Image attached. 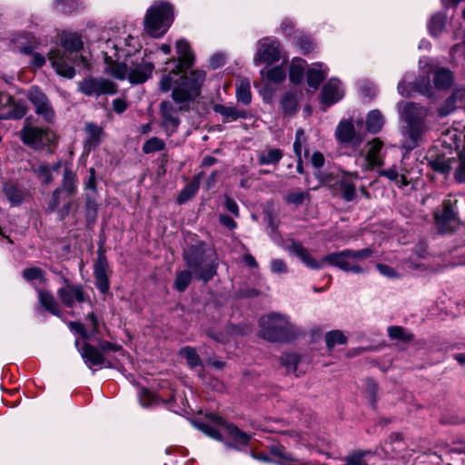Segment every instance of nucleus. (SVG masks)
Here are the masks:
<instances>
[{"label": "nucleus", "mask_w": 465, "mask_h": 465, "mask_svg": "<svg viewBox=\"0 0 465 465\" xmlns=\"http://www.w3.org/2000/svg\"><path fill=\"white\" fill-rule=\"evenodd\" d=\"M28 100L35 106L36 114L45 122L52 123L54 119V111L45 94L37 86H32L27 94Z\"/></svg>", "instance_id": "4468645a"}, {"label": "nucleus", "mask_w": 465, "mask_h": 465, "mask_svg": "<svg viewBox=\"0 0 465 465\" xmlns=\"http://www.w3.org/2000/svg\"><path fill=\"white\" fill-rule=\"evenodd\" d=\"M112 41V39H108L104 45H106V43ZM118 46H117V53L118 56H115L114 59L118 58V61H121V58L128 59L129 56L132 55L133 53H135L139 50V44L135 41V39L128 35L126 38H119L117 40H113ZM105 46H104V48Z\"/></svg>", "instance_id": "bb28decb"}, {"label": "nucleus", "mask_w": 465, "mask_h": 465, "mask_svg": "<svg viewBox=\"0 0 465 465\" xmlns=\"http://www.w3.org/2000/svg\"><path fill=\"white\" fill-rule=\"evenodd\" d=\"M292 252L299 257L302 262L309 268L318 270L323 267L326 262H323V258L322 261H316L309 251L304 248L302 244L295 243L292 248Z\"/></svg>", "instance_id": "c85d7f7f"}, {"label": "nucleus", "mask_w": 465, "mask_h": 465, "mask_svg": "<svg viewBox=\"0 0 465 465\" xmlns=\"http://www.w3.org/2000/svg\"><path fill=\"white\" fill-rule=\"evenodd\" d=\"M271 270L276 273H282L287 272V266L283 260L273 259L271 262Z\"/></svg>", "instance_id": "774afa93"}, {"label": "nucleus", "mask_w": 465, "mask_h": 465, "mask_svg": "<svg viewBox=\"0 0 465 465\" xmlns=\"http://www.w3.org/2000/svg\"><path fill=\"white\" fill-rule=\"evenodd\" d=\"M213 111L220 114L224 122H232L240 118H246L247 114L243 110H238L234 106L225 104H214Z\"/></svg>", "instance_id": "2f4dec72"}, {"label": "nucleus", "mask_w": 465, "mask_h": 465, "mask_svg": "<svg viewBox=\"0 0 465 465\" xmlns=\"http://www.w3.org/2000/svg\"><path fill=\"white\" fill-rule=\"evenodd\" d=\"M328 68L321 63L314 64L307 72L308 85L317 89L327 75Z\"/></svg>", "instance_id": "7c9ffc66"}, {"label": "nucleus", "mask_w": 465, "mask_h": 465, "mask_svg": "<svg viewBox=\"0 0 465 465\" xmlns=\"http://www.w3.org/2000/svg\"><path fill=\"white\" fill-rule=\"evenodd\" d=\"M446 25V15L441 13L434 14L428 24L429 32L433 36H438Z\"/></svg>", "instance_id": "e433bc0d"}, {"label": "nucleus", "mask_w": 465, "mask_h": 465, "mask_svg": "<svg viewBox=\"0 0 465 465\" xmlns=\"http://www.w3.org/2000/svg\"><path fill=\"white\" fill-rule=\"evenodd\" d=\"M377 384L371 379H366L364 381V393L373 408L377 402Z\"/></svg>", "instance_id": "603ef678"}, {"label": "nucleus", "mask_w": 465, "mask_h": 465, "mask_svg": "<svg viewBox=\"0 0 465 465\" xmlns=\"http://www.w3.org/2000/svg\"><path fill=\"white\" fill-rule=\"evenodd\" d=\"M305 61L293 59L290 66V80L293 84H300L303 78Z\"/></svg>", "instance_id": "58836bf2"}, {"label": "nucleus", "mask_w": 465, "mask_h": 465, "mask_svg": "<svg viewBox=\"0 0 465 465\" xmlns=\"http://www.w3.org/2000/svg\"><path fill=\"white\" fill-rule=\"evenodd\" d=\"M335 136L342 143H351L354 146L360 145L362 138L357 134L353 124L350 121H341L338 124Z\"/></svg>", "instance_id": "5701e85b"}, {"label": "nucleus", "mask_w": 465, "mask_h": 465, "mask_svg": "<svg viewBox=\"0 0 465 465\" xmlns=\"http://www.w3.org/2000/svg\"><path fill=\"white\" fill-rule=\"evenodd\" d=\"M399 111L401 118L406 123V126L402 130L404 141L401 146L407 152H410L417 147L422 140L426 131L424 121L428 115V109L406 102L399 104Z\"/></svg>", "instance_id": "7ed1b4c3"}, {"label": "nucleus", "mask_w": 465, "mask_h": 465, "mask_svg": "<svg viewBox=\"0 0 465 465\" xmlns=\"http://www.w3.org/2000/svg\"><path fill=\"white\" fill-rule=\"evenodd\" d=\"M429 165L436 172L447 173L450 170V159L444 155L428 158Z\"/></svg>", "instance_id": "79ce46f5"}, {"label": "nucleus", "mask_w": 465, "mask_h": 465, "mask_svg": "<svg viewBox=\"0 0 465 465\" xmlns=\"http://www.w3.org/2000/svg\"><path fill=\"white\" fill-rule=\"evenodd\" d=\"M77 192V178L76 174L68 167H65L63 174L62 187L57 188L53 192L52 198L48 204L50 212L56 211L61 220L68 216L73 202L68 199L64 202V205L59 208L61 203V194L65 193L68 197L74 195Z\"/></svg>", "instance_id": "1a4fd4ad"}, {"label": "nucleus", "mask_w": 465, "mask_h": 465, "mask_svg": "<svg viewBox=\"0 0 465 465\" xmlns=\"http://www.w3.org/2000/svg\"><path fill=\"white\" fill-rule=\"evenodd\" d=\"M80 353L85 364L92 369L94 366H104L111 368L112 363L105 359L101 350L90 343H84L80 350Z\"/></svg>", "instance_id": "aec40b11"}, {"label": "nucleus", "mask_w": 465, "mask_h": 465, "mask_svg": "<svg viewBox=\"0 0 465 465\" xmlns=\"http://www.w3.org/2000/svg\"><path fill=\"white\" fill-rule=\"evenodd\" d=\"M381 174L387 177L389 180L395 182L396 184L401 187L400 173L395 166L382 171Z\"/></svg>", "instance_id": "0e129e2a"}, {"label": "nucleus", "mask_w": 465, "mask_h": 465, "mask_svg": "<svg viewBox=\"0 0 465 465\" xmlns=\"http://www.w3.org/2000/svg\"><path fill=\"white\" fill-rule=\"evenodd\" d=\"M108 262L105 256L102 253L98 255L94 263V275L96 288L102 292L106 293L109 291V280L107 275Z\"/></svg>", "instance_id": "4be33fe9"}, {"label": "nucleus", "mask_w": 465, "mask_h": 465, "mask_svg": "<svg viewBox=\"0 0 465 465\" xmlns=\"http://www.w3.org/2000/svg\"><path fill=\"white\" fill-rule=\"evenodd\" d=\"M206 74L203 70L192 71L188 77H184L183 83L192 89L194 94L200 95L201 87L205 81Z\"/></svg>", "instance_id": "473e14b6"}, {"label": "nucleus", "mask_w": 465, "mask_h": 465, "mask_svg": "<svg viewBox=\"0 0 465 465\" xmlns=\"http://www.w3.org/2000/svg\"><path fill=\"white\" fill-rule=\"evenodd\" d=\"M173 20V11L171 5L161 2L152 5L144 18L145 31L153 37L163 36Z\"/></svg>", "instance_id": "0eeeda50"}, {"label": "nucleus", "mask_w": 465, "mask_h": 465, "mask_svg": "<svg viewBox=\"0 0 465 465\" xmlns=\"http://www.w3.org/2000/svg\"><path fill=\"white\" fill-rule=\"evenodd\" d=\"M176 52L178 54L177 61L174 59H171L166 62V64H174V68H172V71L175 75L184 72L193 64L194 56L189 43L185 39H180L176 42L175 45Z\"/></svg>", "instance_id": "dca6fc26"}, {"label": "nucleus", "mask_w": 465, "mask_h": 465, "mask_svg": "<svg viewBox=\"0 0 465 465\" xmlns=\"http://www.w3.org/2000/svg\"><path fill=\"white\" fill-rule=\"evenodd\" d=\"M165 147L164 142L158 137H152L147 140L143 145V152L144 153H151L154 152L163 151Z\"/></svg>", "instance_id": "864d4df0"}, {"label": "nucleus", "mask_w": 465, "mask_h": 465, "mask_svg": "<svg viewBox=\"0 0 465 465\" xmlns=\"http://www.w3.org/2000/svg\"><path fill=\"white\" fill-rule=\"evenodd\" d=\"M388 334L391 339L409 341L413 339V335L407 332L402 327L391 326L388 329Z\"/></svg>", "instance_id": "6e6d98bb"}, {"label": "nucleus", "mask_w": 465, "mask_h": 465, "mask_svg": "<svg viewBox=\"0 0 465 465\" xmlns=\"http://www.w3.org/2000/svg\"><path fill=\"white\" fill-rule=\"evenodd\" d=\"M4 193L12 205H19L24 198L23 192L14 185H5L4 187Z\"/></svg>", "instance_id": "8fccbe9b"}, {"label": "nucleus", "mask_w": 465, "mask_h": 465, "mask_svg": "<svg viewBox=\"0 0 465 465\" xmlns=\"http://www.w3.org/2000/svg\"><path fill=\"white\" fill-rule=\"evenodd\" d=\"M442 139L450 148L459 151L460 164L455 172V179L460 183L465 182V126L461 131L456 128L447 130Z\"/></svg>", "instance_id": "9d476101"}, {"label": "nucleus", "mask_w": 465, "mask_h": 465, "mask_svg": "<svg viewBox=\"0 0 465 465\" xmlns=\"http://www.w3.org/2000/svg\"><path fill=\"white\" fill-rule=\"evenodd\" d=\"M371 454V451H354L345 458L344 465H368V460L366 458Z\"/></svg>", "instance_id": "c03bdc74"}, {"label": "nucleus", "mask_w": 465, "mask_h": 465, "mask_svg": "<svg viewBox=\"0 0 465 465\" xmlns=\"http://www.w3.org/2000/svg\"><path fill=\"white\" fill-rule=\"evenodd\" d=\"M310 199V194L307 192L302 190H296L287 193L284 196V201L288 204H293L296 206L302 205L306 200Z\"/></svg>", "instance_id": "49530a36"}, {"label": "nucleus", "mask_w": 465, "mask_h": 465, "mask_svg": "<svg viewBox=\"0 0 465 465\" xmlns=\"http://www.w3.org/2000/svg\"><path fill=\"white\" fill-rule=\"evenodd\" d=\"M343 89L338 79H331L325 84L322 90V102L326 106H330L340 101L343 97Z\"/></svg>", "instance_id": "b1692460"}, {"label": "nucleus", "mask_w": 465, "mask_h": 465, "mask_svg": "<svg viewBox=\"0 0 465 465\" xmlns=\"http://www.w3.org/2000/svg\"><path fill=\"white\" fill-rule=\"evenodd\" d=\"M325 341L328 349L331 350L337 344H345L347 338L342 331L335 330L325 334Z\"/></svg>", "instance_id": "a18cd8bd"}, {"label": "nucleus", "mask_w": 465, "mask_h": 465, "mask_svg": "<svg viewBox=\"0 0 465 465\" xmlns=\"http://www.w3.org/2000/svg\"><path fill=\"white\" fill-rule=\"evenodd\" d=\"M259 324L261 337L269 341L286 342L298 334L297 327L284 314L272 312L261 317Z\"/></svg>", "instance_id": "423d86ee"}, {"label": "nucleus", "mask_w": 465, "mask_h": 465, "mask_svg": "<svg viewBox=\"0 0 465 465\" xmlns=\"http://www.w3.org/2000/svg\"><path fill=\"white\" fill-rule=\"evenodd\" d=\"M200 181L199 178H194L189 183L180 193L177 197V203L183 204L193 198L199 190Z\"/></svg>", "instance_id": "4c0bfd02"}, {"label": "nucleus", "mask_w": 465, "mask_h": 465, "mask_svg": "<svg viewBox=\"0 0 465 465\" xmlns=\"http://www.w3.org/2000/svg\"><path fill=\"white\" fill-rule=\"evenodd\" d=\"M368 151L365 155V160L370 167L381 166L383 164L382 158L381 156V150L383 146L382 142L375 138L371 142H369Z\"/></svg>", "instance_id": "cd10ccee"}, {"label": "nucleus", "mask_w": 465, "mask_h": 465, "mask_svg": "<svg viewBox=\"0 0 465 465\" xmlns=\"http://www.w3.org/2000/svg\"><path fill=\"white\" fill-rule=\"evenodd\" d=\"M56 8L62 13L73 12L75 1L74 0H56Z\"/></svg>", "instance_id": "69168bd1"}, {"label": "nucleus", "mask_w": 465, "mask_h": 465, "mask_svg": "<svg viewBox=\"0 0 465 465\" xmlns=\"http://www.w3.org/2000/svg\"><path fill=\"white\" fill-rule=\"evenodd\" d=\"M236 97L238 102L243 104H249L252 101V93L250 83L246 80L241 81L236 88Z\"/></svg>", "instance_id": "37998d69"}, {"label": "nucleus", "mask_w": 465, "mask_h": 465, "mask_svg": "<svg viewBox=\"0 0 465 465\" xmlns=\"http://www.w3.org/2000/svg\"><path fill=\"white\" fill-rule=\"evenodd\" d=\"M56 294L67 308L74 307L75 303L84 302L87 297L81 284L73 283L67 278H63L62 285L57 289Z\"/></svg>", "instance_id": "f8f14e48"}, {"label": "nucleus", "mask_w": 465, "mask_h": 465, "mask_svg": "<svg viewBox=\"0 0 465 465\" xmlns=\"http://www.w3.org/2000/svg\"><path fill=\"white\" fill-rule=\"evenodd\" d=\"M183 259L194 276L205 282L216 274L218 267L216 252L203 242L185 250Z\"/></svg>", "instance_id": "39448f33"}, {"label": "nucleus", "mask_w": 465, "mask_h": 465, "mask_svg": "<svg viewBox=\"0 0 465 465\" xmlns=\"http://www.w3.org/2000/svg\"><path fill=\"white\" fill-rule=\"evenodd\" d=\"M280 59V44L276 39L263 38L258 42L256 64H272Z\"/></svg>", "instance_id": "2eb2a0df"}, {"label": "nucleus", "mask_w": 465, "mask_h": 465, "mask_svg": "<svg viewBox=\"0 0 465 465\" xmlns=\"http://www.w3.org/2000/svg\"><path fill=\"white\" fill-rule=\"evenodd\" d=\"M306 136L302 128H299L295 133V141L293 143V151L297 158L302 153V147L306 143Z\"/></svg>", "instance_id": "13d9d810"}, {"label": "nucleus", "mask_w": 465, "mask_h": 465, "mask_svg": "<svg viewBox=\"0 0 465 465\" xmlns=\"http://www.w3.org/2000/svg\"><path fill=\"white\" fill-rule=\"evenodd\" d=\"M384 124V119L382 114L377 111H371L369 113L366 120L367 130L371 134L380 132Z\"/></svg>", "instance_id": "c9c22d12"}, {"label": "nucleus", "mask_w": 465, "mask_h": 465, "mask_svg": "<svg viewBox=\"0 0 465 465\" xmlns=\"http://www.w3.org/2000/svg\"><path fill=\"white\" fill-rule=\"evenodd\" d=\"M297 45L302 53L306 54L314 49V43L307 36H302L298 39Z\"/></svg>", "instance_id": "bf43d9fd"}, {"label": "nucleus", "mask_w": 465, "mask_h": 465, "mask_svg": "<svg viewBox=\"0 0 465 465\" xmlns=\"http://www.w3.org/2000/svg\"><path fill=\"white\" fill-rule=\"evenodd\" d=\"M215 421L224 430L225 433L235 444L241 446L248 445L251 440V435L241 430L234 425L227 423L222 417L216 416Z\"/></svg>", "instance_id": "393cba45"}, {"label": "nucleus", "mask_w": 465, "mask_h": 465, "mask_svg": "<svg viewBox=\"0 0 465 465\" xmlns=\"http://www.w3.org/2000/svg\"><path fill=\"white\" fill-rule=\"evenodd\" d=\"M21 139L25 144L35 149L49 146L54 140V134L49 128H40L26 123L21 130Z\"/></svg>", "instance_id": "9b49d317"}, {"label": "nucleus", "mask_w": 465, "mask_h": 465, "mask_svg": "<svg viewBox=\"0 0 465 465\" xmlns=\"http://www.w3.org/2000/svg\"><path fill=\"white\" fill-rule=\"evenodd\" d=\"M266 77L272 83L280 84L284 81L286 77L285 69L282 65L274 66L267 71Z\"/></svg>", "instance_id": "4d7b16f0"}, {"label": "nucleus", "mask_w": 465, "mask_h": 465, "mask_svg": "<svg viewBox=\"0 0 465 465\" xmlns=\"http://www.w3.org/2000/svg\"><path fill=\"white\" fill-rule=\"evenodd\" d=\"M43 276V271L39 268H27L23 271V277L26 281H33L35 279L42 278Z\"/></svg>", "instance_id": "680f3d73"}, {"label": "nucleus", "mask_w": 465, "mask_h": 465, "mask_svg": "<svg viewBox=\"0 0 465 465\" xmlns=\"http://www.w3.org/2000/svg\"><path fill=\"white\" fill-rule=\"evenodd\" d=\"M192 274V271L184 270L179 272L174 281L175 289L179 292H184L191 282Z\"/></svg>", "instance_id": "3c124183"}, {"label": "nucleus", "mask_w": 465, "mask_h": 465, "mask_svg": "<svg viewBox=\"0 0 465 465\" xmlns=\"http://www.w3.org/2000/svg\"><path fill=\"white\" fill-rule=\"evenodd\" d=\"M84 131L85 134V137L84 139V149L86 153H90L93 149L102 143L105 136V133L102 126L92 122L85 124Z\"/></svg>", "instance_id": "412c9836"}, {"label": "nucleus", "mask_w": 465, "mask_h": 465, "mask_svg": "<svg viewBox=\"0 0 465 465\" xmlns=\"http://www.w3.org/2000/svg\"><path fill=\"white\" fill-rule=\"evenodd\" d=\"M37 292L38 300L41 305L53 315L60 317L62 312L53 293L49 291H45L41 289H38Z\"/></svg>", "instance_id": "c756f323"}, {"label": "nucleus", "mask_w": 465, "mask_h": 465, "mask_svg": "<svg viewBox=\"0 0 465 465\" xmlns=\"http://www.w3.org/2000/svg\"><path fill=\"white\" fill-rule=\"evenodd\" d=\"M172 73L174 74V73L171 70L170 74H163L162 79L160 80L159 85H160V90L162 92H164V93L168 92L172 88V85L173 83V79L171 75Z\"/></svg>", "instance_id": "338daca9"}, {"label": "nucleus", "mask_w": 465, "mask_h": 465, "mask_svg": "<svg viewBox=\"0 0 465 465\" xmlns=\"http://www.w3.org/2000/svg\"><path fill=\"white\" fill-rule=\"evenodd\" d=\"M155 401L154 395L148 390H142L140 392V403L143 407H150Z\"/></svg>", "instance_id": "052dcab7"}, {"label": "nucleus", "mask_w": 465, "mask_h": 465, "mask_svg": "<svg viewBox=\"0 0 465 465\" xmlns=\"http://www.w3.org/2000/svg\"><path fill=\"white\" fill-rule=\"evenodd\" d=\"M79 91L87 96H101L117 93V85L104 78H85L79 84Z\"/></svg>", "instance_id": "ddd939ff"}, {"label": "nucleus", "mask_w": 465, "mask_h": 465, "mask_svg": "<svg viewBox=\"0 0 465 465\" xmlns=\"http://www.w3.org/2000/svg\"><path fill=\"white\" fill-rule=\"evenodd\" d=\"M6 106H9V109L6 112L0 113V119H20L27 112L24 103H16L9 94L0 92V107Z\"/></svg>", "instance_id": "a211bd4d"}, {"label": "nucleus", "mask_w": 465, "mask_h": 465, "mask_svg": "<svg viewBox=\"0 0 465 465\" xmlns=\"http://www.w3.org/2000/svg\"><path fill=\"white\" fill-rule=\"evenodd\" d=\"M282 110L287 114H293L297 109V99L294 94L287 93L281 101Z\"/></svg>", "instance_id": "5fc2aeb1"}, {"label": "nucleus", "mask_w": 465, "mask_h": 465, "mask_svg": "<svg viewBox=\"0 0 465 465\" xmlns=\"http://www.w3.org/2000/svg\"><path fill=\"white\" fill-rule=\"evenodd\" d=\"M420 75L414 87L420 94L430 97L434 90H448L451 87L454 76L450 70L439 67L430 59L420 60Z\"/></svg>", "instance_id": "20e7f679"}, {"label": "nucleus", "mask_w": 465, "mask_h": 465, "mask_svg": "<svg viewBox=\"0 0 465 465\" xmlns=\"http://www.w3.org/2000/svg\"><path fill=\"white\" fill-rule=\"evenodd\" d=\"M337 184L342 198L346 202H351L356 198L357 193L355 184L347 176L340 179Z\"/></svg>", "instance_id": "f704fd0d"}, {"label": "nucleus", "mask_w": 465, "mask_h": 465, "mask_svg": "<svg viewBox=\"0 0 465 465\" xmlns=\"http://www.w3.org/2000/svg\"><path fill=\"white\" fill-rule=\"evenodd\" d=\"M179 108H176L170 101H163L160 104L162 125L168 135L174 134L181 123L178 116Z\"/></svg>", "instance_id": "f3484780"}, {"label": "nucleus", "mask_w": 465, "mask_h": 465, "mask_svg": "<svg viewBox=\"0 0 465 465\" xmlns=\"http://www.w3.org/2000/svg\"><path fill=\"white\" fill-rule=\"evenodd\" d=\"M61 41L64 51L51 50L48 58L52 67L59 75L73 78L75 74L74 65L89 67L88 60L77 54L83 47V41L77 34L74 33L63 34Z\"/></svg>", "instance_id": "f03ea898"}, {"label": "nucleus", "mask_w": 465, "mask_h": 465, "mask_svg": "<svg viewBox=\"0 0 465 465\" xmlns=\"http://www.w3.org/2000/svg\"><path fill=\"white\" fill-rule=\"evenodd\" d=\"M455 109V95H451L446 100L443 106L439 109V114L446 116L450 114Z\"/></svg>", "instance_id": "e2e57ef3"}, {"label": "nucleus", "mask_w": 465, "mask_h": 465, "mask_svg": "<svg viewBox=\"0 0 465 465\" xmlns=\"http://www.w3.org/2000/svg\"><path fill=\"white\" fill-rule=\"evenodd\" d=\"M117 46L114 42L109 41L103 48L106 74L119 80L127 78L131 84H143L151 77L154 68L152 63L143 59L118 61V58L114 59L118 56Z\"/></svg>", "instance_id": "f257e3e1"}, {"label": "nucleus", "mask_w": 465, "mask_h": 465, "mask_svg": "<svg viewBox=\"0 0 465 465\" xmlns=\"http://www.w3.org/2000/svg\"><path fill=\"white\" fill-rule=\"evenodd\" d=\"M435 220L441 232H449L452 230L457 220V213L450 200L443 202V209L441 213H435Z\"/></svg>", "instance_id": "6ab92c4d"}, {"label": "nucleus", "mask_w": 465, "mask_h": 465, "mask_svg": "<svg viewBox=\"0 0 465 465\" xmlns=\"http://www.w3.org/2000/svg\"><path fill=\"white\" fill-rule=\"evenodd\" d=\"M282 152L278 148H268L258 153V163L262 165H276L282 158Z\"/></svg>", "instance_id": "72a5a7b5"}, {"label": "nucleus", "mask_w": 465, "mask_h": 465, "mask_svg": "<svg viewBox=\"0 0 465 465\" xmlns=\"http://www.w3.org/2000/svg\"><path fill=\"white\" fill-rule=\"evenodd\" d=\"M372 252L373 251L371 248H364L358 251L346 249L324 256L323 262L336 266L344 272L359 274L364 272L359 262L371 257Z\"/></svg>", "instance_id": "6e6552de"}, {"label": "nucleus", "mask_w": 465, "mask_h": 465, "mask_svg": "<svg viewBox=\"0 0 465 465\" xmlns=\"http://www.w3.org/2000/svg\"><path fill=\"white\" fill-rule=\"evenodd\" d=\"M197 96L199 95L194 94L188 86L184 85L183 82L181 85L174 87L172 93L173 100L179 104L178 108L180 111L189 110V103L193 101Z\"/></svg>", "instance_id": "a878e982"}, {"label": "nucleus", "mask_w": 465, "mask_h": 465, "mask_svg": "<svg viewBox=\"0 0 465 465\" xmlns=\"http://www.w3.org/2000/svg\"><path fill=\"white\" fill-rule=\"evenodd\" d=\"M281 362L286 368L287 372L295 373L300 362V356L296 353H286L281 356Z\"/></svg>", "instance_id": "09e8293b"}, {"label": "nucleus", "mask_w": 465, "mask_h": 465, "mask_svg": "<svg viewBox=\"0 0 465 465\" xmlns=\"http://www.w3.org/2000/svg\"><path fill=\"white\" fill-rule=\"evenodd\" d=\"M180 354L183 358H185L187 364L191 368H195L197 366L202 365V361H201L199 355L197 354L195 349H193L192 347H184V348L181 349Z\"/></svg>", "instance_id": "de8ad7c7"}, {"label": "nucleus", "mask_w": 465, "mask_h": 465, "mask_svg": "<svg viewBox=\"0 0 465 465\" xmlns=\"http://www.w3.org/2000/svg\"><path fill=\"white\" fill-rule=\"evenodd\" d=\"M407 163V155L406 153L402 156L401 169L399 171L400 173V179H401V187L407 186L412 181L416 180L419 176H412V173H414L412 168H409Z\"/></svg>", "instance_id": "ea45409f"}, {"label": "nucleus", "mask_w": 465, "mask_h": 465, "mask_svg": "<svg viewBox=\"0 0 465 465\" xmlns=\"http://www.w3.org/2000/svg\"><path fill=\"white\" fill-rule=\"evenodd\" d=\"M269 450L272 456L277 457L281 460V461L278 462L281 465H287L288 462H293L296 460L291 453L286 451L285 448L282 445H271L269 447Z\"/></svg>", "instance_id": "a19ab883"}]
</instances>
